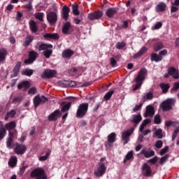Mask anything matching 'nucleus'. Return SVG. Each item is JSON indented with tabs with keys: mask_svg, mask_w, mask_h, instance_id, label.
Segmentation results:
<instances>
[{
	"mask_svg": "<svg viewBox=\"0 0 179 179\" xmlns=\"http://www.w3.org/2000/svg\"><path fill=\"white\" fill-rule=\"evenodd\" d=\"M148 75V70L146 69H141L138 74L136 78H134V82H136V85H133V90L136 91L138 89H141L142 85H143V80L146 79V76Z\"/></svg>",
	"mask_w": 179,
	"mask_h": 179,
	"instance_id": "1",
	"label": "nucleus"
},
{
	"mask_svg": "<svg viewBox=\"0 0 179 179\" xmlns=\"http://www.w3.org/2000/svg\"><path fill=\"white\" fill-rule=\"evenodd\" d=\"M38 51H43V55L48 59L52 55V45L48 43H38Z\"/></svg>",
	"mask_w": 179,
	"mask_h": 179,
	"instance_id": "2",
	"label": "nucleus"
},
{
	"mask_svg": "<svg viewBox=\"0 0 179 179\" xmlns=\"http://www.w3.org/2000/svg\"><path fill=\"white\" fill-rule=\"evenodd\" d=\"M175 104L176 99L169 98L160 103L159 108L162 110V111H170V110H173V106Z\"/></svg>",
	"mask_w": 179,
	"mask_h": 179,
	"instance_id": "3",
	"label": "nucleus"
},
{
	"mask_svg": "<svg viewBox=\"0 0 179 179\" xmlns=\"http://www.w3.org/2000/svg\"><path fill=\"white\" fill-rule=\"evenodd\" d=\"M89 110V103H80L77 109L76 117L77 118H83Z\"/></svg>",
	"mask_w": 179,
	"mask_h": 179,
	"instance_id": "4",
	"label": "nucleus"
},
{
	"mask_svg": "<svg viewBox=\"0 0 179 179\" xmlns=\"http://www.w3.org/2000/svg\"><path fill=\"white\" fill-rule=\"evenodd\" d=\"M33 101L34 108H37L40 104H44V103H47V101H48V98L45 97L44 95L40 96V94H38L34 96Z\"/></svg>",
	"mask_w": 179,
	"mask_h": 179,
	"instance_id": "5",
	"label": "nucleus"
},
{
	"mask_svg": "<svg viewBox=\"0 0 179 179\" xmlns=\"http://www.w3.org/2000/svg\"><path fill=\"white\" fill-rule=\"evenodd\" d=\"M31 177H36V179H47V176L44 173V169H36L31 172Z\"/></svg>",
	"mask_w": 179,
	"mask_h": 179,
	"instance_id": "6",
	"label": "nucleus"
},
{
	"mask_svg": "<svg viewBox=\"0 0 179 179\" xmlns=\"http://www.w3.org/2000/svg\"><path fill=\"white\" fill-rule=\"evenodd\" d=\"M134 131H135V127L129 129L122 133V141H123V145H127V143H128L129 141V136L134 134Z\"/></svg>",
	"mask_w": 179,
	"mask_h": 179,
	"instance_id": "7",
	"label": "nucleus"
},
{
	"mask_svg": "<svg viewBox=\"0 0 179 179\" xmlns=\"http://www.w3.org/2000/svg\"><path fill=\"white\" fill-rule=\"evenodd\" d=\"M107 170V168L106 167V165L104 163H99V166L97 167L96 171H94V174L96 177H101L102 176H104L106 174V171Z\"/></svg>",
	"mask_w": 179,
	"mask_h": 179,
	"instance_id": "8",
	"label": "nucleus"
},
{
	"mask_svg": "<svg viewBox=\"0 0 179 179\" xmlns=\"http://www.w3.org/2000/svg\"><path fill=\"white\" fill-rule=\"evenodd\" d=\"M57 75V71L51 69H45L41 74L43 79H51L55 77Z\"/></svg>",
	"mask_w": 179,
	"mask_h": 179,
	"instance_id": "9",
	"label": "nucleus"
},
{
	"mask_svg": "<svg viewBox=\"0 0 179 179\" xmlns=\"http://www.w3.org/2000/svg\"><path fill=\"white\" fill-rule=\"evenodd\" d=\"M38 57V53L36 51L32 50L29 52V58L24 60V64L27 65H29L30 64H33L34 62L36 61V59Z\"/></svg>",
	"mask_w": 179,
	"mask_h": 179,
	"instance_id": "10",
	"label": "nucleus"
},
{
	"mask_svg": "<svg viewBox=\"0 0 179 179\" xmlns=\"http://www.w3.org/2000/svg\"><path fill=\"white\" fill-rule=\"evenodd\" d=\"M47 20L50 24H55L58 20V15L55 12H50L47 13Z\"/></svg>",
	"mask_w": 179,
	"mask_h": 179,
	"instance_id": "11",
	"label": "nucleus"
},
{
	"mask_svg": "<svg viewBox=\"0 0 179 179\" xmlns=\"http://www.w3.org/2000/svg\"><path fill=\"white\" fill-rule=\"evenodd\" d=\"M27 150V148H26V145L23 144H19V143L15 144L14 152L15 153H16V155H24Z\"/></svg>",
	"mask_w": 179,
	"mask_h": 179,
	"instance_id": "12",
	"label": "nucleus"
},
{
	"mask_svg": "<svg viewBox=\"0 0 179 179\" xmlns=\"http://www.w3.org/2000/svg\"><path fill=\"white\" fill-rule=\"evenodd\" d=\"M141 170L143 176H145V177H150V176H152V168L148 164V163H144L143 164Z\"/></svg>",
	"mask_w": 179,
	"mask_h": 179,
	"instance_id": "13",
	"label": "nucleus"
},
{
	"mask_svg": "<svg viewBox=\"0 0 179 179\" xmlns=\"http://www.w3.org/2000/svg\"><path fill=\"white\" fill-rule=\"evenodd\" d=\"M141 154L144 155V157L146 159H149L150 157H153L155 156V151L152 150L151 148H143L141 151Z\"/></svg>",
	"mask_w": 179,
	"mask_h": 179,
	"instance_id": "14",
	"label": "nucleus"
},
{
	"mask_svg": "<svg viewBox=\"0 0 179 179\" xmlns=\"http://www.w3.org/2000/svg\"><path fill=\"white\" fill-rule=\"evenodd\" d=\"M62 31L63 34H71L72 33V25L71 22H66L62 27Z\"/></svg>",
	"mask_w": 179,
	"mask_h": 179,
	"instance_id": "15",
	"label": "nucleus"
},
{
	"mask_svg": "<svg viewBox=\"0 0 179 179\" xmlns=\"http://www.w3.org/2000/svg\"><path fill=\"white\" fill-rule=\"evenodd\" d=\"M103 16L102 11L91 13L88 15V19L90 20H97Z\"/></svg>",
	"mask_w": 179,
	"mask_h": 179,
	"instance_id": "16",
	"label": "nucleus"
},
{
	"mask_svg": "<svg viewBox=\"0 0 179 179\" xmlns=\"http://www.w3.org/2000/svg\"><path fill=\"white\" fill-rule=\"evenodd\" d=\"M153 115H155V108L150 105L147 106L144 117L146 118L147 117H153Z\"/></svg>",
	"mask_w": 179,
	"mask_h": 179,
	"instance_id": "17",
	"label": "nucleus"
},
{
	"mask_svg": "<svg viewBox=\"0 0 179 179\" xmlns=\"http://www.w3.org/2000/svg\"><path fill=\"white\" fill-rule=\"evenodd\" d=\"M168 73H169L170 76L173 77V79H178L179 78L178 71L174 67H169L168 69Z\"/></svg>",
	"mask_w": 179,
	"mask_h": 179,
	"instance_id": "18",
	"label": "nucleus"
},
{
	"mask_svg": "<svg viewBox=\"0 0 179 179\" xmlns=\"http://www.w3.org/2000/svg\"><path fill=\"white\" fill-rule=\"evenodd\" d=\"M69 12H71V9L68 6H64L62 10V16L64 20H68Z\"/></svg>",
	"mask_w": 179,
	"mask_h": 179,
	"instance_id": "19",
	"label": "nucleus"
},
{
	"mask_svg": "<svg viewBox=\"0 0 179 179\" xmlns=\"http://www.w3.org/2000/svg\"><path fill=\"white\" fill-rule=\"evenodd\" d=\"M17 87L20 90H22V89H23V91L26 92V90H27L30 87V83H29V81H23L19 83Z\"/></svg>",
	"mask_w": 179,
	"mask_h": 179,
	"instance_id": "20",
	"label": "nucleus"
},
{
	"mask_svg": "<svg viewBox=\"0 0 179 179\" xmlns=\"http://www.w3.org/2000/svg\"><path fill=\"white\" fill-rule=\"evenodd\" d=\"M59 114H61V110H59V109L55 110L52 114L48 116L49 121H56Z\"/></svg>",
	"mask_w": 179,
	"mask_h": 179,
	"instance_id": "21",
	"label": "nucleus"
},
{
	"mask_svg": "<svg viewBox=\"0 0 179 179\" xmlns=\"http://www.w3.org/2000/svg\"><path fill=\"white\" fill-rule=\"evenodd\" d=\"M75 54V52L71 49H66L62 52V57L63 58H71L72 55Z\"/></svg>",
	"mask_w": 179,
	"mask_h": 179,
	"instance_id": "22",
	"label": "nucleus"
},
{
	"mask_svg": "<svg viewBox=\"0 0 179 179\" xmlns=\"http://www.w3.org/2000/svg\"><path fill=\"white\" fill-rule=\"evenodd\" d=\"M116 8H109L106 10V15L108 17H113L114 15H117Z\"/></svg>",
	"mask_w": 179,
	"mask_h": 179,
	"instance_id": "23",
	"label": "nucleus"
},
{
	"mask_svg": "<svg viewBox=\"0 0 179 179\" xmlns=\"http://www.w3.org/2000/svg\"><path fill=\"white\" fill-rule=\"evenodd\" d=\"M148 52V48L146 47H143L138 52L136 53L133 58L136 59V58H141V57H142V55H144V54H146V52Z\"/></svg>",
	"mask_w": 179,
	"mask_h": 179,
	"instance_id": "24",
	"label": "nucleus"
},
{
	"mask_svg": "<svg viewBox=\"0 0 179 179\" xmlns=\"http://www.w3.org/2000/svg\"><path fill=\"white\" fill-rule=\"evenodd\" d=\"M62 107V113H66V111H69V109L71 108V106H72V103L69 102L66 103V102L63 101L61 103Z\"/></svg>",
	"mask_w": 179,
	"mask_h": 179,
	"instance_id": "25",
	"label": "nucleus"
},
{
	"mask_svg": "<svg viewBox=\"0 0 179 179\" xmlns=\"http://www.w3.org/2000/svg\"><path fill=\"white\" fill-rule=\"evenodd\" d=\"M166 8H167V5H166L164 2H160L157 5L155 9L158 13L164 12V10H166Z\"/></svg>",
	"mask_w": 179,
	"mask_h": 179,
	"instance_id": "26",
	"label": "nucleus"
},
{
	"mask_svg": "<svg viewBox=\"0 0 179 179\" xmlns=\"http://www.w3.org/2000/svg\"><path fill=\"white\" fill-rule=\"evenodd\" d=\"M132 118L130 122H134V124H139L142 121V115H141V113L133 115Z\"/></svg>",
	"mask_w": 179,
	"mask_h": 179,
	"instance_id": "27",
	"label": "nucleus"
},
{
	"mask_svg": "<svg viewBox=\"0 0 179 179\" xmlns=\"http://www.w3.org/2000/svg\"><path fill=\"white\" fill-rule=\"evenodd\" d=\"M163 59V57H162L159 55H157L156 53H152L151 55V57H150V60L152 62H160V61H162Z\"/></svg>",
	"mask_w": 179,
	"mask_h": 179,
	"instance_id": "28",
	"label": "nucleus"
},
{
	"mask_svg": "<svg viewBox=\"0 0 179 179\" xmlns=\"http://www.w3.org/2000/svg\"><path fill=\"white\" fill-rule=\"evenodd\" d=\"M33 40H34V36L30 35L27 36L25 38L24 43H22L23 47H29V45H30V43H31V41H33Z\"/></svg>",
	"mask_w": 179,
	"mask_h": 179,
	"instance_id": "29",
	"label": "nucleus"
},
{
	"mask_svg": "<svg viewBox=\"0 0 179 179\" xmlns=\"http://www.w3.org/2000/svg\"><path fill=\"white\" fill-rule=\"evenodd\" d=\"M6 55H8V51H6V49H0V62H3V61H5Z\"/></svg>",
	"mask_w": 179,
	"mask_h": 179,
	"instance_id": "30",
	"label": "nucleus"
},
{
	"mask_svg": "<svg viewBox=\"0 0 179 179\" xmlns=\"http://www.w3.org/2000/svg\"><path fill=\"white\" fill-rule=\"evenodd\" d=\"M43 37L44 38H52L53 40L59 39V35L58 34H45Z\"/></svg>",
	"mask_w": 179,
	"mask_h": 179,
	"instance_id": "31",
	"label": "nucleus"
},
{
	"mask_svg": "<svg viewBox=\"0 0 179 179\" xmlns=\"http://www.w3.org/2000/svg\"><path fill=\"white\" fill-rule=\"evenodd\" d=\"M6 136V129L3 127L2 122H0V141Z\"/></svg>",
	"mask_w": 179,
	"mask_h": 179,
	"instance_id": "32",
	"label": "nucleus"
},
{
	"mask_svg": "<svg viewBox=\"0 0 179 179\" xmlns=\"http://www.w3.org/2000/svg\"><path fill=\"white\" fill-rule=\"evenodd\" d=\"M17 164V157H11L9 162H8V165L10 167H15L16 164Z\"/></svg>",
	"mask_w": 179,
	"mask_h": 179,
	"instance_id": "33",
	"label": "nucleus"
},
{
	"mask_svg": "<svg viewBox=\"0 0 179 179\" xmlns=\"http://www.w3.org/2000/svg\"><path fill=\"white\" fill-rule=\"evenodd\" d=\"M159 86L161 89H162V92L164 94L167 93L170 89V84L162 83L159 85Z\"/></svg>",
	"mask_w": 179,
	"mask_h": 179,
	"instance_id": "34",
	"label": "nucleus"
},
{
	"mask_svg": "<svg viewBox=\"0 0 179 179\" xmlns=\"http://www.w3.org/2000/svg\"><path fill=\"white\" fill-rule=\"evenodd\" d=\"M29 26H30V29L32 31V33H36L37 31L38 28H37V24L34 20H31L29 22Z\"/></svg>",
	"mask_w": 179,
	"mask_h": 179,
	"instance_id": "35",
	"label": "nucleus"
},
{
	"mask_svg": "<svg viewBox=\"0 0 179 179\" xmlns=\"http://www.w3.org/2000/svg\"><path fill=\"white\" fill-rule=\"evenodd\" d=\"M21 66H22V62H18L15 66L13 69L14 76H17V73H19Z\"/></svg>",
	"mask_w": 179,
	"mask_h": 179,
	"instance_id": "36",
	"label": "nucleus"
},
{
	"mask_svg": "<svg viewBox=\"0 0 179 179\" xmlns=\"http://www.w3.org/2000/svg\"><path fill=\"white\" fill-rule=\"evenodd\" d=\"M115 138H117V134L115 133H111L108 136V142L109 143H114L115 142Z\"/></svg>",
	"mask_w": 179,
	"mask_h": 179,
	"instance_id": "37",
	"label": "nucleus"
},
{
	"mask_svg": "<svg viewBox=\"0 0 179 179\" xmlns=\"http://www.w3.org/2000/svg\"><path fill=\"white\" fill-rule=\"evenodd\" d=\"M131 159H134V151L129 152L127 155L125 156V158L123 160V163H127V160H131Z\"/></svg>",
	"mask_w": 179,
	"mask_h": 179,
	"instance_id": "38",
	"label": "nucleus"
},
{
	"mask_svg": "<svg viewBox=\"0 0 179 179\" xmlns=\"http://www.w3.org/2000/svg\"><path fill=\"white\" fill-rule=\"evenodd\" d=\"M157 138V139H162L163 138V130L162 129H158L155 132L154 137Z\"/></svg>",
	"mask_w": 179,
	"mask_h": 179,
	"instance_id": "39",
	"label": "nucleus"
},
{
	"mask_svg": "<svg viewBox=\"0 0 179 179\" xmlns=\"http://www.w3.org/2000/svg\"><path fill=\"white\" fill-rule=\"evenodd\" d=\"M6 128L8 131H10L14 128H16V123H15V122H10L9 123H7L6 124Z\"/></svg>",
	"mask_w": 179,
	"mask_h": 179,
	"instance_id": "40",
	"label": "nucleus"
},
{
	"mask_svg": "<svg viewBox=\"0 0 179 179\" xmlns=\"http://www.w3.org/2000/svg\"><path fill=\"white\" fill-rule=\"evenodd\" d=\"M15 115H16V110H11L5 115V120H8V118H13Z\"/></svg>",
	"mask_w": 179,
	"mask_h": 179,
	"instance_id": "41",
	"label": "nucleus"
},
{
	"mask_svg": "<svg viewBox=\"0 0 179 179\" xmlns=\"http://www.w3.org/2000/svg\"><path fill=\"white\" fill-rule=\"evenodd\" d=\"M79 6H78V4H73L72 5V10H73V15H75L76 16H78L80 15V12L78 10Z\"/></svg>",
	"mask_w": 179,
	"mask_h": 179,
	"instance_id": "42",
	"label": "nucleus"
},
{
	"mask_svg": "<svg viewBox=\"0 0 179 179\" xmlns=\"http://www.w3.org/2000/svg\"><path fill=\"white\" fill-rule=\"evenodd\" d=\"M22 75H24L25 76H31V75H33V69H27L22 71Z\"/></svg>",
	"mask_w": 179,
	"mask_h": 179,
	"instance_id": "43",
	"label": "nucleus"
},
{
	"mask_svg": "<svg viewBox=\"0 0 179 179\" xmlns=\"http://www.w3.org/2000/svg\"><path fill=\"white\" fill-rule=\"evenodd\" d=\"M162 48H164V46L163 45V43H156L154 45V49L155 51H159V50H162Z\"/></svg>",
	"mask_w": 179,
	"mask_h": 179,
	"instance_id": "44",
	"label": "nucleus"
},
{
	"mask_svg": "<svg viewBox=\"0 0 179 179\" xmlns=\"http://www.w3.org/2000/svg\"><path fill=\"white\" fill-rule=\"evenodd\" d=\"M169 157H170V155L169 154L166 155L165 156L161 157L159 164L161 165L164 164L169 160Z\"/></svg>",
	"mask_w": 179,
	"mask_h": 179,
	"instance_id": "45",
	"label": "nucleus"
},
{
	"mask_svg": "<svg viewBox=\"0 0 179 179\" xmlns=\"http://www.w3.org/2000/svg\"><path fill=\"white\" fill-rule=\"evenodd\" d=\"M125 45H127V43L124 41L122 42H118L116 44V48L117 50H122V48H124V47H125Z\"/></svg>",
	"mask_w": 179,
	"mask_h": 179,
	"instance_id": "46",
	"label": "nucleus"
},
{
	"mask_svg": "<svg viewBox=\"0 0 179 179\" xmlns=\"http://www.w3.org/2000/svg\"><path fill=\"white\" fill-rule=\"evenodd\" d=\"M155 124H162V119L160 117V114H157L154 117Z\"/></svg>",
	"mask_w": 179,
	"mask_h": 179,
	"instance_id": "47",
	"label": "nucleus"
},
{
	"mask_svg": "<svg viewBox=\"0 0 179 179\" xmlns=\"http://www.w3.org/2000/svg\"><path fill=\"white\" fill-rule=\"evenodd\" d=\"M69 81L68 80H61L58 82V85L62 86V87H68Z\"/></svg>",
	"mask_w": 179,
	"mask_h": 179,
	"instance_id": "48",
	"label": "nucleus"
},
{
	"mask_svg": "<svg viewBox=\"0 0 179 179\" xmlns=\"http://www.w3.org/2000/svg\"><path fill=\"white\" fill-rule=\"evenodd\" d=\"M113 94H114V90L109 91L108 93H106V94H105L104 99L106 101L110 100V99H111V96H113Z\"/></svg>",
	"mask_w": 179,
	"mask_h": 179,
	"instance_id": "49",
	"label": "nucleus"
},
{
	"mask_svg": "<svg viewBox=\"0 0 179 179\" xmlns=\"http://www.w3.org/2000/svg\"><path fill=\"white\" fill-rule=\"evenodd\" d=\"M35 17L36 19H38V20H40L41 22H43L44 20H43L44 13H38L35 14Z\"/></svg>",
	"mask_w": 179,
	"mask_h": 179,
	"instance_id": "50",
	"label": "nucleus"
},
{
	"mask_svg": "<svg viewBox=\"0 0 179 179\" xmlns=\"http://www.w3.org/2000/svg\"><path fill=\"white\" fill-rule=\"evenodd\" d=\"M50 155H51V152L49 151L46 153V155L39 157L38 159L40 160V162H45V160L48 159V157L50 156Z\"/></svg>",
	"mask_w": 179,
	"mask_h": 179,
	"instance_id": "51",
	"label": "nucleus"
},
{
	"mask_svg": "<svg viewBox=\"0 0 179 179\" xmlns=\"http://www.w3.org/2000/svg\"><path fill=\"white\" fill-rule=\"evenodd\" d=\"M155 146L157 148V149H162V148H163V141L162 140L157 141Z\"/></svg>",
	"mask_w": 179,
	"mask_h": 179,
	"instance_id": "52",
	"label": "nucleus"
},
{
	"mask_svg": "<svg viewBox=\"0 0 179 179\" xmlns=\"http://www.w3.org/2000/svg\"><path fill=\"white\" fill-rule=\"evenodd\" d=\"M143 99H145V100H152V99H153V93H152V92L147 93L143 96Z\"/></svg>",
	"mask_w": 179,
	"mask_h": 179,
	"instance_id": "53",
	"label": "nucleus"
},
{
	"mask_svg": "<svg viewBox=\"0 0 179 179\" xmlns=\"http://www.w3.org/2000/svg\"><path fill=\"white\" fill-rule=\"evenodd\" d=\"M36 93H37V90L34 87L30 88L28 91V94H31V96L36 94Z\"/></svg>",
	"mask_w": 179,
	"mask_h": 179,
	"instance_id": "54",
	"label": "nucleus"
},
{
	"mask_svg": "<svg viewBox=\"0 0 179 179\" xmlns=\"http://www.w3.org/2000/svg\"><path fill=\"white\" fill-rule=\"evenodd\" d=\"M80 83L76 81H69V86L70 87H75V86H79Z\"/></svg>",
	"mask_w": 179,
	"mask_h": 179,
	"instance_id": "55",
	"label": "nucleus"
},
{
	"mask_svg": "<svg viewBox=\"0 0 179 179\" xmlns=\"http://www.w3.org/2000/svg\"><path fill=\"white\" fill-rule=\"evenodd\" d=\"M157 156H155L152 159H150L148 161V163H151V164H156L157 163Z\"/></svg>",
	"mask_w": 179,
	"mask_h": 179,
	"instance_id": "56",
	"label": "nucleus"
},
{
	"mask_svg": "<svg viewBox=\"0 0 179 179\" xmlns=\"http://www.w3.org/2000/svg\"><path fill=\"white\" fill-rule=\"evenodd\" d=\"M110 65L113 68H115V66H117V60H115V59H114L113 57H111L110 59Z\"/></svg>",
	"mask_w": 179,
	"mask_h": 179,
	"instance_id": "57",
	"label": "nucleus"
},
{
	"mask_svg": "<svg viewBox=\"0 0 179 179\" xmlns=\"http://www.w3.org/2000/svg\"><path fill=\"white\" fill-rule=\"evenodd\" d=\"M178 89H179V82L174 83L171 90L173 92H176V91L178 90Z\"/></svg>",
	"mask_w": 179,
	"mask_h": 179,
	"instance_id": "58",
	"label": "nucleus"
},
{
	"mask_svg": "<svg viewBox=\"0 0 179 179\" xmlns=\"http://www.w3.org/2000/svg\"><path fill=\"white\" fill-rule=\"evenodd\" d=\"M142 106H143V103H140L139 105H136L134 108H133V111L134 113H136V111H138L139 109L142 108Z\"/></svg>",
	"mask_w": 179,
	"mask_h": 179,
	"instance_id": "59",
	"label": "nucleus"
},
{
	"mask_svg": "<svg viewBox=\"0 0 179 179\" xmlns=\"http://www.w3.org/2000/svg\"><path fill=\"white\" fill-rule=\"evenodd\" d=\"M168 151H169V146H166L164 148L161 150L159 155L161 156H163V155H164L165 153H167Z\"/></svg>",
	"mask_w": 179,
	"mask_h": 179,
	"instance_id": "60",
	"label": "nucleus"
},
{
	"mask_svg": "<svg viewBox=\"0 0 179 179\" xmlns=\"http://www.w3.org/2000/svg\"><path fill=\"white\" fill-rule=\"evenodd\" d=\"M162 26H163V24L161 22H158L155 24L154 29L155 30H159V29H160Z\"/></svg>",
	"mask_w": 179,
	"mask_h": 179,
	"instance_id": "61",
	"label": "nucleus"
},
{
	"mask_svg": "<svg viewBox=\"0 0 179 179\" xmlns=\"http://www.w3.org/2000/svg\"><path fill=\"white\" fill-rule=\"evenodd\" d=\"M22 101V97L17 96L13 99V103L16 104V103H20Z\"/></svg>",
	"mask_w": 179,
	"mask_h": 179,
	"instance_id": "62",
	"label": "nucleus"
},
{
	"mask_svg": "<svg viewBox=\"0 0 179 179\" xmlns=\"http://www.w3.org/2000/svg\"><path fill=\"white\" fill-rule=\"evenodd\" d=\"M12 142H13V140L10 138L7 139V141H6L7 148H12Z\"/></svg>",
	"mask_w": 179,
	"mask_h": 179,
	"instance_id": "63",
	"label": "nucleus"
},
{
	"mask_svg": "<svg viewBox=\"0 0 179 179\" xmlns=\"http://www.w3.org/2000/svg\"><path fill=\"white\" fill-rule=\"evenodd\" d=\"M159 55L161 57H164V55H167V50H161L159 52Z\"/></svg>",
	"mask_w": 179,
	"mask_h": 179,
	"instance_id": "64",
	"label": "nucleus"
}]
</instances>
